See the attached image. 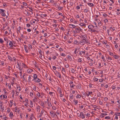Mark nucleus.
Segmentation results:
<instances>
[{
	"label": "nucleus",
	"instance_id": "nucleus-58",
	"mask_svg": "<svg viewBox=\"0 0 120 120\" xmlns=\"http://www.w3.org/2000/svg\"><path fill=\"white\" fill-rule=\"evenodd\" d=\"M26 26L28 27H29L30 26V25L28 23L26 24Z\"/></svg>",
	"mask_w": 120,
	"mask_h": 120
},
{
	"label": "nucleus",
	"instance_id": "nucleus-13",
	"mask_svg": "<svg viewBox=\"0 0 120 120\" xmlns=\"http://www.w3.org/2000/svg\"><path fill=\"white\" fill-rule=\"evenodd\" d=\"M69 25L70 26H72V27H70V28H74L75 27V26L73 25H71V24H69Z\"/></svg>",
	"mask_w": 120,
	"mask_h": 120
},
{
	"label": "nucleus",
	"instance_id": "nucleus-12",
	"mask_svg": "<svg viewBox=\"0 0 120 120\" xmlns=\"http://www.w3.org/2000/svg\"><path fill=\"white\" fill-rule=\"evenodd\" d=\"M41 17L43 18L44 17H46V16H47V15H46V14H41Z\"/></svg>",
	"mask_w": 120,
	"mask_h": 120
},
{
	"label": "nucleus",
	"instance_id": "nucleus-16",
	"mask_svg": "<svg viewBox=\"0 0 120 120\" xmlns=\"http://www.w3.org/2000/svg\"><path fill=\"white\" fill-rule=\"evenodd\" d=\"M0 108L2 110V111H3L4 109V108L3 107H2V104H1L0 106Z\"/></svg>",
	"mask_w": 120,
	"mask_h": 120
},
{
	"label": "nucleus",
	"instance_id": "nucleus-59",
	"mask_svg": "<svg viewBox=\"0 0 120 120\" xmlns=\"http://www.w3.org/2000/svg\"><path fill=\"white\" fill-rule=\"evenodd\" d=\"M17 64L19 68H20V65L19 64V63H18V62H17Z\"/></svg>",
	"mask_w": 120,
	"mask_h": 120
},
{
	"label": "nucleus",
	"instance_id": "nucleus-10",
	"mask_svg": "<svg viewBox=\"0 0 120 120\" xmlns=\"http://www.w3.org/2000/svg\"><path fill=\"white\" fill-rule=\"evenodd\" d=\"M37 76H38L37 75V74H34V76H33V77H34V79H37V78H38L37 77Z\"/></svg>",
	"mask_w": 120,
	"mask_h": 120
},
{
	"label": "nucleus",
	"instance_id": "nucleus-33",
	"mask_svg": "<svg viewBox=\"0 0 120 120\" xmlns=\"http://www.w3.org/2000/svg\"><path fill=\"white\" fill-rule=\"evenodd\" d=\"M17 89H18L19 91H20L21 90L20 87L19 86V87L17 86Z\"/></svg>",
	"mask_w": 120,
	"mask_h": 120
},
{
	"label": "nucleus",
	"instance_id": "nucleus-2",
	"mask_svg": "<svg viewBox=\"0 0 120 120\" xmlns=\"http://www.w3.org/2000/svg\"><path fill=\"white\" fill-rule=\"evenodd\" d=\"M79 42V44L82 45H84L86 43H88V41H85L84 40H81V41H80Z\"/></svg>",
	"mask_w": 120,
	"mask_h": 120
},
{
	"label": "nucleus",
	"instance_id": "nucleus-38",
	"mask_svg": "<svg viewBox=\"0 0 120 120\" xmlns=\"http://www.w3.org/2000/svg\"><path fill=\"white\" fill-rule=\"evenodd\" d=\"M71 71L72 73H74L75 72V70L74 69L72 68L71 69Z\"/></svg>",
	"mask_w": 120,
	"mask_h": 120
},
{
	"label": "nucleus",
	"instance_id": "nucleus-8",
	"mask_svg": "<svg viewBox=\"0 0 120 120\" xmlns=\"http://www.w3.org/2000/svg\"><path fill=\"white\" fill-rule=\"evenodd\" d=\"M24 49L25 51L27 53L28 52V51L26 48V45H24Z\"/></svg>",
	"mask_w": 120,
	"mask_h": 120
},
{
	"label": "nucleus",
	"instance_id": "nucleus-40",
	"mask_svg": "<svg viewBox=\"0 0 120 120\" xmlns=\"http://www.w3.org/2000/svg\"><path fill=\"white\" fill-rule=\"evenodd\" d=\"M117 114L120 115V112H116L115 114V115H117Z\"/></svg>",
	"mask_w": 120,
	"mask_h": 120
},
{
	"label": "nucleus",
	"instance_id": "nucleus-31",
	"mask_svg": "<svg viewBox=\"0 0 120 120\" xmlns=\"http://www.w3.org/2000/svg\"><path fill=\"white\" fill-rule=\"evenodd\" d=\"M57 75H58V76L60 78H61V77L60 74L58 72Z\"/></svg>",
	"mask_w": 120,
	"mask_h": 120
},
{
	"label": "nucleus",
	"instance_id": "nucleus-20",
	"mask_svg": "<svg viewBox=\"0 0 120 120\" xmlns=\"http://www.w3.org/2000/svg\"><path fill=\"white\" fill-rule=\"evenodd\" d=\"M88 93V94L87 93V96H89L90 94L92 93V92H89Z\"/></svg>",
	"mask_w": 120,
	"mask_h": 120
},
{
	"label": "nucleus",
	"instance_id": "nucleus-61",
	"mask_svg": "<svg viewBox=\"0 0 120 120\" xmlns=\"http://www.w3.org/2000/svg\"><path fill=\"white\" fill-rule=\"evenodd\" d=\"M61 55L62 56H64L65 55L64 53H62L61 54Z\"/></svg>",
	"mask_w": 120,
	"mask_h": 120
},
{
	"label": "nucleus",
	"instance_id": "nucleus-62",
	"mask_svg": "<svg viewBox=\"0 0 120 120\" xmlns=\"http://www.w3.org/2000/svg\"><path fill=\"white\" fill-rule=\"evenodd\" d=\"M108 99V98L107 97H105L104 98V100L105 101H107Z\"/></svg>",
	"mask_w": 120,
	"mask_h": 120
},
{
	"label": "nucleus",
	"instance_id": "nucleus-14",
	"mask_svg": "<svg viewBox=\"0 0 120 120\" xmlns=\"http://www.w3.org/2000/svg\"><path fill=\"white\" fill-rule=\"evenodd\" d=\"M79 25L81 26H82L83 27H86V24H83L82 23H81L79 24Z\"/></svg>",
	"mask_w": 120,
	"mask_h": 120
},
{
	"label": "nucleus",
	"instance_id": "nucleus-32",
	"mask_svg": "<svg viewBox=\"0 0 120 120\" xmlns=\"http://www.w3.org/2000/svg\"><path fill=\"white\" fill-rule=\"evenodd\" d=\"M2 15L3 16H6L4 12L2 13Z\"/></svg>",
	"mask_w": 120,
	"mask_h": 120
},
{
	"label": "nucleus",
	"instance_id": "nucleus-28",
	"mask_svg": "<svg viewBox=\"0 0 120 120\" xmlns=\"http://www.w3.org/2000/svg\"><path fill=\"white\" fill-rule=\"evenodd\" d=\"M74 86H75V85H74L73 84L72 85H70V88H73Z\"/></svg>",
	"mask_w": 120,
	"mask_h": 120
},
{
	"label": "nucleus",
	"instance_id": "nucleus-9",
	"mask_svg": "<svg viewBox=\"0 0 120 120\" xmlns=\"http://www.w3.org/2000/svg\"><path fill=\"white\" fill-rule=\"evenodd\" d=\"M87 4L90 7H93L94 6L93 4L91 3H88Z\"/></svg>",
	"mask_w": 120,
	"mask_h": 120
},
{
	"label": "nucleus",
	"instance_id": "nucleus-34",
	"mask_svg": "<svg viewBox=\"0 0 120 120\" xmlns=\"http://www.w3.org/2000/svg\"><path fill=\"white\" fill-rule=\"evenodd\" d=\"M76 97L77 98H80L81 97V96L80 95L78 94L77 95Z\"/></svg>",
	"mask_w": 120,
	"mask_h": 120
},
{
	"label": "nucleus",
	"instance_id": "nucleus-53",
	"mask_svg": "<svg viewBox=\"0 0 120 120\" xmlns=\"http://www.w3.org/2000/svg\"><path fill=\"white\" fill-rule=\"evenodd\" d=\"M62 8L61 7H59L58 8V9L59 10H61L62 9Z\"/></svg>",
	"mask_w": 120,
	"mask_h": 120
},
{
	"label": "nucleus",
	"instance_id": "nucleus-51",
	"mask_svg": "<svg viewBox=\"0 0 120 120\" xmlns=\"http://www.w3.org/2000/svg\"><path fill=\"white\" fill-rule=\"evenodd\" d=\"M94 81H97L98 80V79L97 78H95L94 79Z\"/></svg>",
	"mask_w": 120,
	"mask_h": 120
},
{
	"label": "nucleus",
	"instance_id": "nucleus-41",
	"mask_svg": "<svg viewBox=\"0 0 120 120\" xmlns=\"http://www.w3.org/2000/svg\"><path fill=\"white\" fill-rule=\"evenodd\" d=\"M70 98L71 99H73V95L72 94L71 96L70 95Z\"/></svg>",
	"mask_w": 120,
	"mask_h": 120
},
{
	"label": "nucleus",
	"instance_id": "nucleus-29",
	"mask_svg": "<svg viewBox=\"0 0 120 120\" xmlns=\"http://www.w3.org/2000/svg\"><path fill=\"white\" fill-rule=\"evenodd\" d=\"M4 42L3 40H2V39L0 38V43H2Z\"/></svg>",
	"mask_w": 120,
	"mask_h": 120
},
{
	"label": "nucleus",
	"instance_id": "nucleus-5",
	"mask_svg": "<svg viewBox=\"0 0 120 120\" xmlns=\"http://www.w3.org/2000/svg\"><path fill=\"white\" fill-rule=\"evenodd\" d=\"M94 27V26L92 25H89L88 26V28L90 29H93Z\"/></svg>",
	"mask_w": 120,
	"mask_h": 120
},
{
	"label": "nucleus",
	"instance_id": "nucleus-4",
	"mask_svg": "<svg viewBox=\"0 0 120 120\" xmlns=\"http://www.w3.org/2000/svg\"><path fill=\"white\" fill-rule=\"evenodd\" d=\"M33 80H35V81L36 82H40L41 81L38 78H37V79H33Z\"/></svg>",
	"mask_w": 120,
	"mask_h": 120
},
{
	"label": "nucleus",
	"instance_id": "nucleus-6",
	"mask_svg": "<svg viewBox=\"0 0 120 120\" xmlns=\"http://www.w3.org/2000/svg\"><path fill=\"white\" fill-rule=\"evenodd\" d=\"M81 116L82 118H84L85 117V116L84 115L83 113L82 112H81Z\"/></svg>",
	"mask_w": 120,
	"mask_h": 120
},
{
	"label": "nucleus",
	"instance_id": "nucleus-22",
	"mask_svg": "<svg viewBox=\"0 0 120 120\" xmlns=\"http://www.w3.org/2000/svg\"><path fill=\"white\" fill-rule=\"evenodd\" d=\"M50 115L51 116H53L54 115H53L54 114V112H50Z\"/></svg>",
	"mask_w": 120,
	"mask_h": 120
},
{
	"label": "nucleus",
	"instance_id": "nucleus-1",
	"mask_svg": "<svg viewBox=\"0 0 120 120\" xmlns=\"http://www.w3.org/2000/svg\"><path fill=\"white\" fill-rule=\"evenodd\" d=\"M80 38L81 39V40L85 41H88L87 37L85 35H81L80 36Z\"/></svg>",
	"mask_w": 120,
	"mask_h": 120
},
{
	"label": "nucleus",
	"instance_id": "nucleus-23",
	"mask_svg": "<svg viewBox=\"0 0 120 120\" xmlns=\"http://www.w3.org/2000/svg\"><path fill=\"white\" fill-rule=\"evenodd\" d=\"M48 106L49 107H50L52 106V105L51 103H49V102H48Z\"/></svg>",
	"mask_w": 120,
	"mask_h": 120
},
{
	"label": "nucleus",
	"instance_id": "nucleus-45",
	"mask_svg": "<svg viewBox=\"0 0 120 120\" xmlns=\"http://www.w3.org/2000/svg\"><path fill=\"white\" fill-rule=\"evenodd\" d=\"M36 42V41L35 40L33 41V45H34L35 44Z\"/></svg>",
	"mask_w": 120,
	"mask_h": 120
},
{
	"label": "nucleus",
	"instance_id": "nucleus-47",
	"mask_svg": "<svg viewBox=\"0 0 120 120\" xmlns=\"http://www.w3.org/2000/svg\"><path fill=\"white\" fill-rule=\"evenodd\" d=\"M23 4L25 6H26L27 5V3H26L25 2H24L23 3Z\"/></svg>",
	"mask_w": 120,
	"mask_h": 120
},
{
	"label": "nucleus",
	"instance_id": "nucleus-36",
	"mask_svg": "<svg viewBox=\"0 0 120 120\" xmlns=\"http://www.w3.org/2000/svg\"><path fill=\"white\" fill-rule=\"evenodd\" d=\"M88 11V9H86L84 10V12H87Z\"/></svg>",
	"mask_w": 120,
	"mask_h": 120
},
{
	"label": "nucleus",
	"instance_id": "nucleus-11",
	"mask_svg": "<svg viewBox=\"0 0 120 120\" xmlns=\"http://www.w3.org/2000/svg\"><path fill=\"white\" fill-rule=\"evenodd\" d=\"M74 43L77 45H78L79 44V42H78L77 41H74Z\"/></svg>",
	"mask_w": 120,
	"mask_h": 120
},
{
	"label": "nucleus",
	"instance_id": "nucleus-7",
	"mask_svg": "<svg viewBox=\"0 0 120 120\" xmlns=\"http://www.w3.org/2000/svg\"><path fill=\"white\" fill-rule=\"evenodd\" d=\"M32 77V76H31V75H29V78L28 79V82H29L30 81H31V79Z\"/></svg>",
	"mask_w": 120,
	"mask_h": 120
},
{
	"label": "nucleus",
	"instance_id": "nucleus-49",
	"mask_svg": "<svg viewBox=\"0 0 120 120\" xmlns=\"http://www.w3.org/2000/svg\"><path fill=\"white\" fill-rule=\"evenodd\" d=\"M30 104L31 105H33V103L32 102V101H30Z\"/></svg>",
	"mask_w": 120,
	"mask_h": 120
},
{
	"label": "nucleus",
	"instance_id": "nucleus-18",
	"mask_svg": "<svg viewBox=\"0 0 120 120\" xmlns=\"http://www.w3.org/2000/svg\"><path fill=\"white\" fill-rule=\"evenodd\" d=\"M58 91L59 92V93H61V89L59 87L58 88Z\"/></svg>",
	"mask_w": 120,
	"mask_h": 120
},
{
	"label": "nucleus",
	"instance_id": "nucleus-50",
	"mask_svg": "<svg viewBox=\"0 0 120 120\" xmlns=\"http://www.w3.org/2000/svg\"><path fill=\"white\" fill-rule=\"evenodd\" d=\"M33 94L32 92H30V95L31 96H32L33 95Z\"/></svg>",
	"mask_w": 120,
	"mask_h": 120
},
{
	"label": "nucleus",
	"instance_id": "nucleus-27",
	"mask_svg": "<svg viewBox=\"0 0 120 120\" xmlns=\"http://www.w3.org/2000/svg\"><path fill=\"white\" fill-rule=\"evenodd\" d=\"M37 95L39 97L41 96V95L38 92V93L37 94Z\"/></svg>",
	"mask_w": 120,
	"mask_h": 120
},
{
	"label": "nucleus",
	"instance_id": "nucleus-52",
	"mask_svg": "<svg viewBox=\"0 0 120 120\" xmlns=\"http://www.w3.org/2000/svg\"><path fill=\"white\" fill-rule=\"evenodd\" d=\"M53 68L54 70H56V68L55 66H53Z\"/></svg>",
	"mask_w": 120,
	"mask_h": 120
},
{
	"label": "nucleus",
	"instance_id": "nucleus-54",
	"mask_svg": "<svg viewBox=\"0 0 120 120\" xmlns=\"http://www.w3.org/2000/svg\"><path fill=\"white\" fill-rule=\"evenodd\" d=\"M29 8L30 9V11L31 12H32L33 11V10L32 9V8Z\"/></svg>",
	"mask_w": 120,
	"mask_h": 120
},
{
	"label": "nucleus",
	"instance_id": "nucleus-21",
	"mask_svg": "<svg viewBox=\"0 0 120 120\" xmlns=\"http://www.w3.org/2000/svg\"><path fill=\"white\" fill-rule=\"evenodd\" d=\"M8 58L10 60H11V61H12V59L11 57L10 56H8Z\"/></svg>",
	"mask_w": 120,
	"mask_h": 120
},
{
	"label": "nucleus",
	"instance_id": "nucleus-3",
	"mask_svg": "<svg viewBox=\"0 0 120 120\" xmlns=\"http://www.w3.org/2000/svg\"><path fill=\"white\" fill-rule=\"evenodd\" d=\"M9 43V45L10 46V47L11 48H12L13 47V43L10 40L8 41L7 42V44H8Z\"/></svg>",
	"mask_w": 120,
	"mask_h": 120
},
{
	"label": "nucleus",
	"instance_id": "nucleus-26",
	"mask_svg": "<svg viewBox=\"0 0 120 120\" xmlns=\"http://www.w3.org/2000/svg\"><path fill=\"white\" fill-rule=\"evenodd\" d=\"M105 119H110L111 118V117L110 116H106L105 117Z\"/></svg>",
	"mask_w": 120,
	"mask_h": 120
},
{
	"label": "nucleus",
	"instance_id": "nucleus-42",
	"mask_svg": "<svg viewBox=\"0 0 120 120\" xmlns=\"http://www.w3.org/2000/svg\"><path fill=\"white\" fill-rule=\"evenodd\" d=\"M52 109L54 110H55L56 109V108L54 106H53L52 107Z\"/></svg>",
	"mask_w": 120,
	"mask_h": 120
},
{
	"label": "nucleus",
	"instance_id": "nucleus-48",
	"mask_svg": "<svg viewBox=\"0 0 120 120\" xmlns=\"http://www.w3.org/2000/svg\"><path fill=\"white\" fill-rule=\"evenodd\" d=\"M21 30V28H20V26H19V28H18L17 29V30L18 31H19V30Z\"/></svg>",
	"mask_w": 120,
	"mask_h": 120
},
{
	"label": "nucleus",
	"instance_id": "nucleus-35",
	"mask_svg": "<svg viewBox=\"0 0 120 120\" xmlns=\"http://www.w3.org/2000/svg\"><path fill=\"white\" fill-rule=\"evenodd\" d=\"M73 101L75 103L77 104L78 103V101L77 100H73Z\"/></svg>",
	"mask_w": 120,
	"mask_h": 120
},
{
	"label": "nucleus",
	"instance_id": "nucleus-43",
	"mask_svg": "<svg viewBox=\"0 0 120 120\" xmlns=\"http://www.w3.org/2000/svg\"><path fill=\"white\" fill-rule=\"evenodd\" d=\"M80 114H79V113H77V115L78 117L80 116H81V112H80Z\"/></svg>",
	"mask_w": 120,
	"mask_h": 120
},
{
	"label": "nucleus",
	"instance_id": "nucleus-24",
	"mask_svg": "<svg viewBox=\"0 0 120 120\" xmlns=\"http://www.w3.org/2000/svg\"><path fill=\"white\" fill-rule=\"evenodd\" d=\"M62 73H63V72H65V70L64 69V68H62Z\"/></svg>",
	"mask_w": 120,
	"mask_h": 120
},
{
	"label": "nucleus",
	"instance_id": "nucleus-46",
	"mask_svg": "<svg viewBox=\"0 0 120 120\" xmlns=\"http://www.w3.org/2000/svg\"><path fill=\"white\" fill-rule=\"evenodd\" d=\"M78 61L79 62H81L82 61V60L80 58H79L78 59Z\"/></svg>",
	"mask_w": 120,
	"mask_h": 120
},
{
	"label": "nucleus",
	"instance_id": "nucleus-60",
	"mask_svg": "<svg viewBox=\"0 0 120 120\" xmlns=\"http://www.w3.org/2000/svg\"><path fill=\"white\" fill-rule=\"evenodd\" d=\"M22 78H23V80L24 81L26 80V78H25L24 77H22Z\"/></svg>",
	"mask_w": 120,
	"mask_h": 120
},
{
	"label": "nucleus",
	"instance_id": "nucleus-57",
	"mask_svg": "<svg viewBox=\"0 0 120 120\" xmlns=\"http://www.w3.org/2000/svg\"><path fill=\"white\" fill-rule=\"evenodd\" d=\"M22 115H23V114L22 113H21L20 114V118H22Z\"/></svg>",
	"mask_w": 120,
	"mask_h": 120
},
{
	"label": "nucleus",
	"instance_id": "nucleus-37",
	"mask_svg": "<svg viewBox=\"0 0 120 120\" xmlns=\"http://www.w3.org/2000/svg\"><path fill=\"white\" fill-rule=\"evenodd\" d=\"M68 58L69 59H72V58L70 56H68Z\"/></svg>",
	"mask_w": 120,
	"mask_h": 120
},
{
	"label": "nucleus",
	"instance_id": "nucleus-25",
	"mask_svg": "<svg viewBox=\"0 0 120 120\" xmlns=\"http://www.w3.org/2000/svg\"><path fill=\"white\" fill-rule=\"evenodd\" d=\"M5 11L2 9H0V12L1 13L4 12Z\"/></svg>",
	"mask_w": 120,
	"mask_h": 120
},
{
	"label": "nucleus",
	"instance_id": "nucleus-56",
	"mask_svg": "<svg viewBox=\"0 0 120 120\" xmlns=\"http://www.w3.org/2000/svg\"><path fill=\"white\" fill-rule=\"evenodd\" d=\"M39 53L40 54H41L42 51L41 50H40L39 51Z\"/></svg>",
	"mask_w": 120,
	"mask_h": 120
},
{
	"label": "nucleus",
	"instance_id": "nucleus-30",
	"mask_svg": "<svg viewBox=\"0 0 120 120\" xmlns=\"http://www.w3.org/2000/svg\"><path fill=\"white\" fill-rule=\"evenodd\" d=\"M8 71H9L11 70V68L10 66H9L8 67Z\"/></svg>",
	"mask_w": 120,
	"mask_h": 120
},
{
	"label": "nucleus",
	"instance_id": "nucleus-39",
	"mask_svg": "<svg viewBox=\"0 0 120 120\" xmlns=\"http://www.w3.org/2000/svg\"><path fill=\"white\" fill-rule=\"evenodd\" d=\"M91 30L93 32H96L97 31L95 30H92L91 29Z\"/></svg>",
	"mask_w": 120,
	"mask_h": 120
},
{
	"label": "nucleus",
	"instance_id": "nucleus-44",
	"mask_svg": "<svg viewBox=\"0 0 120 120\" xmlns=\"http://www.w3.org/2000/svg\"><path fill=\"white\" fill-rule=\"evenodd\" d=\"M8 87H9V89H11V84L9 83V84H8Z\"/></svg>",
	"mask_w": 120,
	"mask_h": 120
},
{
	"label": "nucleus",
	"instance_id": "nucleus-15",
	"mask_svg": "<svg viewBox=\"0 0 120 120\" xmlns=\"http://www.w3.org/2000/svg\"><path fill=\"white\" fill-rule=\"evenodd\" d=\"M107 115V114L106 113H101L102 117H104V116H106Z\"/></svg>",
	"mask_w": 120,
	"mask_h": 120
},
{
	"label": "nucleus",
	"instance_id": "nucleus-19",
	"mask_svg": "<svg viewBox=\"0 0 120 120\" xmlns=\"http://www.w3.org/2000/svg\"><path fill=\"white\" fill-rule=\"evenodd\" d=\"M113 57H114V58L116 59H118L119 58L118 56L117 55H114Z\"/></svg>",
	"mask_w": 120,
	"mask_h": 120
},
{
	"label": "nucleus",
	"instance_id": "nucleus-17",
	"mask_svg": "<svg viewBox=\"0 0 120 120\" xmlns=\"http://www.w3.org/2000/svg\"><path fill=\"white\" fill-rule=\"evenodd\" d=\"M33 71V70L30 69H28V70L27 71V72L28 73H30L32 72Z\"/></svg>",
	"mask_w": 120,
	"mask_h": 120
},
{
	"label": "nucleus",
	"instance_id": "nucleus-55",
	"mask_svg": "<svg viewBox=\"0 0 120 120\" xmlns=\"http://www.w3.org/2000/svg\"><path fill=\"white\" fill-rule=\"evenodd\" d=\"M27 31L28 32H30L31 31V30L30 29H27Z\"/></svg>",
	"mask_w": 120,
	"mask_h": 120
},
{
	"label": "nucleus",
	"instance_id": "nucleus-64",
	"mask_svg": "<svg viewBox=\"0 0 120 120\" xmlns=\"http://www.w3.org/2000/svg\"><path fill=\"white\" fill-rule=\"evenodd\" d=\"M4 61H1V62L0 64L2 65H3V64H4Z\"/></svg>",
	"mask_w": 120,
	"mask_h": 120
},
{
	"label": "nucleus",
	"instance_id": "nucleus-63",
	"mask_svg": "<svg viewBox=\"0 0 120 120\" xmlns=\"http://www.w3.org/2000/svg\"><path fill=\"white\" fill-rule=\"evenodd\" d=\"M13 115V113L12 112H11L10 113L9 116H12Z\"/></svg>",
	"mask_w": 120,
	"mask_h": 120
}]
</instances>
